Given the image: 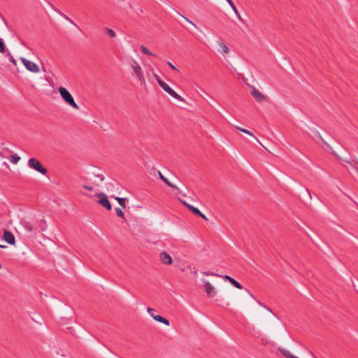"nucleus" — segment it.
I'll return each mask as SVG.
<instances>
[{"mask_svg":"<svg viewBox=\"0 0 358 358\" xmlns=\"http://www.w3.org/2000/svg\"><path fill=\"white\" fill-rule=\"evenodd\" d=\"M58 92H59L63 100L69 106H71L72 108L78 110L79 106L78 104L75 102L73 96L70 94V92L64 87H60L58 89Z\"/></svg>","mask_w":358,"mask_h":358,"instance_id":"nucleus-1","label":"nucleus"},{"mask_svg":"<svg viewBox=\"0 0 358 358\" xmlns=\"http://www.w3.org/2000/svg\"><path fill=\"white\" fill-rule=\"evenodd\" d=\"M131 67L134 71V73L138 78V80L142 83L145 84V79L143 75V72L141 66L136 60H133L131 63Z\"/></svg>","mask_w":358,"mask_h":358,"instance_id":"nucleus-2","label":"nucleus"},{"mask_svg":"<svg viewBox=\"0 0 358 358\" xmlns=\"http://www.w3.org/2000/svg\"><path fill=\"white\" fill-rule=\"evenodd\" d=\"M28 165L31 169L36 170L43 175H45L48 172V170L43 166L41 163L35 158L29 159L28 161Z\"/></svg>","mask_w":358,"mask_h":358,"instance_id":"nucleus-3","label":"nucleus"},{"mask_svg":"<svg viewBox=\"0 0 358 358\" xmlns=\"http://www.w3.org/2000/svg\"><path fill=\"white\" fill-rule=\"evenodd\" d=\"M95 196L99 199L97 203L108 210H110L112 208L111 204L108 201V199L104 193H96Z\"/></svg>","mask_w":358,"mask_h":358,"instance_id":"nucleus-4","label":"nucleus"},{"mask_svg":"<svg viewBox=\"0 0 358 358\" xmlns=\"http://www.w3.org/2000/svg\"><path fill=\"white\" fill-rule=\"evenodd\" d=\"M159 86L169 95L175 98L180 101H185V99L178 94L174 90H173L165 82L159 81Z\"/></svg>","mask_w":358,"mask_h":358,"instance_id":"nucleus-5","label":"nucleus"},{"mask_svg":"<svg viewBox=\"0 0 358 358\" xmlns=\"http://www.w3.org/2000/svg\"><path fill=\"white\" fill-rule=\"evenodd\" d=\"M20 61L24 65L25 68L33 73H38L40 71L39 66L33 62H31L24 57H20Z\"/></svg>","mask_w":358,"mask_h":358,"instance_id":"nucleus-6","label":"nucleus"},{"mask_svg":"<svg viewBox=\"0 0 358 358\" xmlns=\"http://www.w3.org/2000/svg\"><path fill=\"white\" fill-rule=\"evenodd\" d=\"M202 282L204 285L205 291L209 297H213L216 294L215 288L208 281L203 279Z\"/></svg>","mask_w":358,"mask_h":358,"instance_id":"nucleus-7","label":"nucleus"},{"mask_svg":"<svg viewBox=\"0 0 358 358\" xmlns=\"http://www.w3.org/2000/svg\"><path fill=\"white\" fill-rule=\"evenodd\" d=\"M159 260L165 265H171L173 263L172 257L166 251H163L159 254Z\"/></svg>","mask_w":358,"mask_h":358,"instance_id":"nucleus-8","label":"nucleus"},{"mask_svg":"<svg viewBox=\"0 0 358 358\" xmlns=\"http://www.w3.org/2000/svg\"><path fill=\"white\" fill-rule=\"evenodd\" d=\"M251 94L257 102H263L266 100V96L255 87L252 88Z\"/></svg>","mask_w":358,"mask_h":358,"instance_id":"nucleus-9","label":"nucleus"},{"mask_svg":"<svg viewBox=\"0 0 358 358\" xmlns=\"http://www.w3.org/2000/svg\"><path fill=\"white\" fill-rule=\"evenodd\" d=\"M3 238L5 241H6L10 245H15V243L14 235L7 230H4Z\"/></svg>","mask_w":358,"mask_h":358,"instance_id":"nucleus-10","label":"nucleus"},{"mask_svg":"<svg viewBox=\"0 0 358 358\" xmlns=\"http://www.w3.org/2000/svg\"><path fill=\"white\" fill-rule=\"evenodd\" d=\"M217 45L219 47L218 51L222 55H225L229 52L228 47L222 41H217Z\"/></svg>","mask_w":358,"mask_h":358,"instance_id":"nucleus-11","label":"nucleus"},{"mask_svg":"<svg viewBox=\"0 0 358 358\" xmlns=\"http://www.w3.org/2000/svg\"><path fill=\"white\" fill-rule=\"evenodd\" d=\"M202 274L206 275V276H208V275H210V276H218V277H221V278H223L224 280H228L229 282H230V280L232 279L231 277H230L229 275H220L219 274H217L215 273H213V272H210V271H202L201 272Z\"/></svg>","mask_w":358,"mask_h":358,"instance_id":"nucleus-12","label":"nucleus"},{"mask_svg":"<svg viewBox=\"0 0 358 358\" xmlns=\"http://www.w3.org/2000/svg\"><path fill=\"white\" fill-rule=\"evenodd\" d=\"M188 209L194 215L202 217L205 220H208L206 216L204 214H203L198 208L194 207L193 206H188Z\"/></svg>","mask_w":358,"mask_h":358,"instance_id":"nucleus-13","label":"nucleus"},{"mask_svg":"<svg viewBox=\"0 0 358 358\" xmlns=\"http://www.w3.org/2000/svg\"><path fill=\"white\" fill-rule=\"evenodd\" d=\"M159 178L163 180L168 186L171 187L174 189L179 190L178 188L173 184H172L166 178H165L160 171H158Z\"/></svg>","mask_w":358,"mask_h":358,"instance_id":"nucleus-14","label":"nucleus"},{"mask_svg":"<svg viewBox=\"0 0 358 358\" xmlns=\"http://www.w3.org/2000/svg\"><path fill=\"white\" fill-rule=\"evenodd\" d=\"M153 319L159 322L164 324L166 326H169L170 324L169 321L161 315H157L156 316H153Z\"/></svg>","mask_w":358,"mask_h":358,"instance_id":"nucleus-15","label":"nucleus"},{"mask_svg":"<svg viewBox=\"0 0 358 358\" xmlns=\"http://www.w3.org/2000/svg\"><path fill=\"white\" fill-rule=\"evenodd\" d=\"M278 350L287 358H299L298 357L293 355L290 352L282 348H278Z\"/></svg>","mask_w":358,"mask_h":358,"instance_id":"nucleus-16","label":"nucleus"},{"mask_svg":"<svg viewBox=\"0 0 358 358\" xmlns=\"http://www.w3.org/2000/svg\"><path fill=\"white\" fill-rule=\"evenodd\" d=\"M229 4L231 6V8H232V10H234L236 15L237 16L238 19L241 21H243V19H242L238 10H237L236 7L235 6L234 3H233V1L230 2Z\"/></svg>","mask_w":358,"mask_h":358,"instance_id":"nucleus-17","label":"nucleus"},{"mask_svg":"<svg viewBox=\"0 0 358 358\" xmlns=\"http://www.w3.org/2000/svg\"><path fill=\"white\" fill-rule=\"evenodd\" d=\"M233 127L241 132H243L249 136H254V134L251 131H250L249 130H248L246 129L240 127H238L237 125H234V124L233 125Z\"/></svg>","mask_w":358,"mask_h":358,"instance_id":"nucleus-18","label":"nucleus"},{"mask_svg":"<svg viewBox=\"0 0 358 358\" xmlns=\"http://www.w3.org/2000/svg\"><path fill=\"white\" fill-rule=\"evenodd\" d=\"M115 199L116 201H117L118 203L122 207V208H125L126 207V200L127 199L126 198H121V197H115Z\"/></svg>","mask_w":358,"mask_h":358,"instance_id":"nucleus-19","label":"nucleus"},{"mask_svg":"<svg viewBox=\"0 0 358 358\" xmlns=\"http://www.w3.org/2000/svg\"><path fill=\"white\" fill-rule=\"evenodd\" d=\"M140 48L143 53L150 56H155V55L152 52H151L145 46L141 45Z\"/></svg>","mask_w":358,"mask_h":358,"instance_id":"nucleus-20","label":"nucleus"},{"mask_svg":"<svg viewBox=\"0 0 358 358\" xmlns=\"http://www.w3.org/2000/svg\"><path fill=\"white\" fill-rule=\"evenodd\" d=\"M20 159V157L17 156V155H13L10 157V162L16 164Z\"/></svg>","mask_w":358,"mask_h":358,"instance_id":"nucleus-21","label":"nucleus"},{"mask_svg":"<svg viewBox=\"0 0 358 358\" xmlns=\"http://www.w3.org/2000/svg\"><path fill=\"white\" fill-rule=\"evenodd\" d=\"M230 283H231L234 287H236V288H238L239 289H243L242 285L238 282H237L236 280H234V278L230 280Z\"/></svg>","mask_w":358,"mask_h":358,"instance_id":"nucleus-22","label":"nucleus"},{"mask_svg":"<svg viewBox=\"0 0 358 358\" xmlns=\"http://www.w3.org/2000/svg\"><path fill=\"white\" fill-rule=\"evenodd\" d=\"M94 185H83L82 187L85 189H87L89 191H93L94 189V186H99V184L98 183H95L94 182L93 183Z\"/></svg>","mask_w":358,"mask_h":358,"instance_id":"nucleus-23","label":"nucleus"},{"mask_svg":"<svg viewBox=\"0 0 358 358\" xmlns=\"http://www.w3.org/2000/svg\"><path fill=\"white\" fill-rule=\"evenodd\" d=\"M314 134L315 135L316 137H317L319 139H320L324 143H325L327 145H328V147H329L331 149V148L327 144V143L323 139V138L322 137V136L320 135V134L319 133L318 131L315 130L314 131Z\"/></svg>","mask_w":358,"mask_h":358,"instance_id":"nucleus-24","label":"nucleus"},{"mask_svg":"<svg viewBox=\"0 0 358 358\" xmlns=\"http://www.w3.org/2000/svg\"><path fill=\"white\" fill-rule=\"evenodd\" d=\"M115 213L118 217H120L121 218H124V213L122 210V209H120V208H115Z\"/></svg>","mask_w":358,"mask_h":358,"instance_id":"nucleus-25","label":"nucleus"},{"mask_svg":"<svg viewBox=\"0 0 358 358\" xmlns=\"http://www.w3.org/2000/svg\"><path fill=\"white\" fill-rule=\"evenodd\" d=\"M23 226L25 228V229L28 231H31L33 230L31 224L27 222H24L23 223Z\"/></svg>","mask_w":358,"mask_h":358,"instance_id":"nucleus-26","label":"nucleus"},{"mask_svg":"<svg viewBox=\"0 0 358 358\" xmlns=\"http://www.w3.org/2000/svg\"><path fill=\"white\" fill-rule=\"evenodd\" d=\"M106 33H107V34H108L109 36H110V37H112V38H114V37H115V36H116V34H115V31H114L113 30H112L111 29H106Z\"/></svg>","mask_w":358,"mask_h":358,"instance_id":"nucleus-27","label":"nucleus"},{"mask_svg":"<svg viewBox=\"0 0 358 358\" xmlns=\"http://www.w3.org/2000/svg\"><path fill=\"white\" fill-rule=\"evenodd\" d=\"M5 52V44L2 39L0 38V52L3 53Z\"/></svg>","mask_w":358,"mask_h":358,"instance_id":"nucleus-28","label":"nucleus"},{"mask_svg":"<svg viewBox=\"0 0 358 358\" xmlns=\"http://www.w3.org/2000/svg\"><path fill=\"white\" fill-rule=\"evenodd\" d=\"M155 309L152 308H148V313H149V315L153 318V316H156L157 315H155Z\"/></svg>","mask_w":358,"mask_h":358,"instance_id":"nucleus-29","label":"nucleus"},{"mask_svg":"<svg viewBox=\"0 0 358 358\" xmlns=\"http://www.w3.org/2000/svg\"><path fill=\"white\" fill-rule=\"evenodd\" d=\"M8 56H9V60H10V62L11 63H13L14 65H16V61H15V59L13 58V57L10 54H9V55H8Z\"/></svg>","mask_w":358,"mask_h":358,"instance_id":"nucleus-30","label":"nucleus"},{"mask_svg":"<svg viewBox=\"0 0 358 358\" xmlns=\"http://www.w3.org/2000/svg\"><path fill=\"white\" fill-rule=\"evenodd\" d=\"M181 16L186 20L188 22H189L191 24H192L194 27H195L196 28H197L196 25L193 23L191 20H189V19H187L186 17L183 16L181 15Z\"/></svg>","mask_w":358,"mask_h":358,"instance_id":"nucleus-31","label":"nucleus"},{"mask_svg":"<svg viewBox=\"0 0 358 358\" xmlns=\"http://www.w3.org/2000/svg\"><path fill=\"white\" fill-rule=\"evenodd\" d=\"M167 64L173 70L178 71V69L170 62H167Z\"/></svg>","mask_w":358,"mask_h":358,"instance_id":"nucleus-32","label":"nucleus"},{"mask_svg":"<svg viewBox=\"0 0 358 358\" xmlns=\"http://www.w3.org/2000/svg\"><path fill=\"white\" fill-rule=\"evenodd\" d=\"M64 17H65L67 20H69L71 24H73L76 25V26L78 27V26H77V25L73 22V21L71 19H70L69 17H67V16H66V15H64Z\"/></svg>","mask_w":358,"mask_h":358,"instance_id":"nucleus-33","label":"nucleus"},{"mask_svg":"<svg viewBox=\"0 0 358 358\" xmlns=\"http://www.w3.org/2000/svg\"><path fill=\"white\" fill-rule=\"evenodd\" d=\"M154 76L155 78V79L157 80L158 84L159 85V81H162L160 78L157 75V74H154Z\"/></svg>","mask_w":358,"mask_h":358,"instance_id":"nucleus-34","label":"nucleus"},{"mask_svg":"<svg viewBox=\"0 0 358 358\" xmlns=\"http://www.w3.org/2000/svg\"><path fill=\"white\" fill-rule=\"evenodd\" d=\"M180 201L182 202V203L187 208H188V206H191L190 204H188L186 201H182L180 200Z\"/></svg>","mask_w":358,"mask_h":358,"instance_id":"nucleus-35","label":"nucleus"},{"mask_svg":"<svg viewBox=\"0 0 358 358\" xmlns=\"http://www.w3.org/2000/svg\"><path fill=\"white\" fill-rule=\"evenodd\" d=\"M192 273L193 274L194 276H195V277L197 276V272L196 271H192Z\"/></svg>","mask_w":358,"mask_h":358,"instance_id":"nucleus-36","label":"nucleus"},{"mask_svg":"<svg viewBox=\"0 0 358 358\" xmlns=\"http://www.w3.org/2000/svg\"><path fill=\"white\" fill-rule=\"evenodd\" d=\"M342 160L346 163H348V164H352L350 161L345 159H342Z\"/></svg>","mask_w":358,"mask_h":358,"instance_id":"nucleus-37","label":"nucleus"},{"mask_svg":"<svg viewBox=\"0 0 358 358\" xmlns=\"http://www.w3.org/2000/svg\"><path fill=\"white\" fill-rule=\"evenodd\" d=\"M99 178H100V181H101V182H103V180H104V177H103V176H99Z\"/></svg>","mask_w":358,"mask_h":358,"instance_id":"nucleus-38","label":"nucleus"},{"mask_svg":"<svg viewBox=\"0 0 358 358\" xmlns=\"http://www.w3.org/2000/svg\"><path fill=\"white\" fill-rule=\"evenodd\" d=\"M41 222L42 223V225H45V224H46L45 221L41 220Z\"/></svg>","mask_w":358,"mask_h":358,"instance_id":"nucleus-39","label":"nucleus"},{"mask_svg":"<svg viewBox=\"0 0 358 358\" xmlns=\"http://www.w3.org/2000/svg\"><path fill=\"white\" fill-rule=\"evenodd\" d=\"M41 222L42 223V225H45V224H46L45 221L41 220Z\"/></svg>","mask_w":358,"mask_h":358,"instance_id":"nucleus-40","label":"nucleus"},{"mask_svg":"<svg viewBox=\"0 0 358 358\" xmlns=\"http://www.w3.org/2000/svg\"><path fill=\"white\" fill-rule=\"evenodd\" d=\"M6 245H0V248H6Z\"/></svg>","mask_w":358,"mask_h":358,"instance_id":"nucleus-41","label":"nucleus"},{"mask_svg":"<svg viewBox=\"0 0 358 358\" xmlns=\"http://www.w3.org/2000/svg\"><path fill=\"white\" fill-rule=\"evenodd\" d=\"M254 137L255 138V139L257 140V141L259 143H260V144L262 145V143H261V142L259 141V139H257L255 136H254Z\"/></svg>","mask_w":358,"mask_h":358,"instance_id":"nucleus-42","label":"nucleus"},{"mask_svg":"<svg viewBox=\"0 0 358 358\" xmlns=\"http://www.w3.org/2000/svg\"><path fill=\"white\" fill-rule=\"evenodd\" d=\"M332 153H333L334 155H335L336 156H337L338 157H338V156L335 153V152H334V151H333V150H332Z\"/></svg>","mask_w":358,"mask_h":358,"instance_id":"nucleus-43","label":"nucleus"},{"mask_svg":"<svg viewBox=\"0 0 358 358\" xmlns=\"http://www.w3.org/2000/svg\"><path fill=\"white\" fill-rule=\"evenodd\" d=\"M226 1H227V2L228 3H229L230 2H231V1H232L231 0H226Z\"/></svg>","mask_w":358,"mask_h":358,"instance_id":"nucleus-44","label":"nucleus"},{"mask_svg":"<svg viewBox=\"0 0 358 358\" xmlns=\"http://www.w3.org/2000/svg\"><path fill=\"white\" fill-rule=\"evenodd\" d=\"M226 1H227V2L228 3H229L230 2H231V1H232L231 0H226Z\"/></svg>","mask_w":358,"mask_h":358,"instance_id":"nucleus-45","label":"nucleus"},{"mask_svg":"<svg viewBox=\"0 0 358 358\" xmlns=\"http://www.w3.org/2000/svg\"><path fill=\"white\" fill-rule=\"evenodd\" d=\"M0 157H5L2 153H0Z\"/></svg>","mask_w":358,"mask_h":358,"instance_id":"nucleus-46","label":"nucleus"},{"mask_svg":"<svg viewBox=\"0 0 358 358\" xmlns=\"http://www.w3.org/2000/svg\"><path fill=\"white\" fill-rule=\"evenodd\" d=\"M268 310L271 312V314H273V311L271 309H268Z\"/></svg>","mask_w":358,"mask_h":358,"instance_id":"nucleus-47","label":"nucleus"},{"mask_svg":"<svg viewBox=\"0 0 358 358\" xmlns=\"http://www.w3.org/2000/svg\"><path fill=\"white\" fill-rule=\"evenodd\" d=\"M355 169H356L357 172H358V169H357V168H355Z\"/></svg>","mask_w":358,"mask_h":358,"instance_id":"nucleus-48","label":"nucleus"},{"mask_svg":"<svg viewBox=\"0 0 358 358\" xmlns=\"http://www.w3.org/2000/svg\"><path fill=\"white\" fill-rule=\"evenodd\" d=\"M357 164H358V162H357Z\"/></svg>","mask_w":358,"mask_h":358,"instance_id":"nucleus-49","label":"nucleus"}]
</instances>
